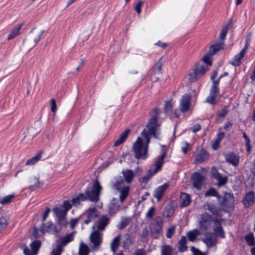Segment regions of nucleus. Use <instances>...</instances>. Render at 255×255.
Masks as SVG:
<instances>
[{"mask_svg": "<svg viewBox=\"0 0 255 255\" xmlns=\"http://www.w3.org/2000/svg\"><path fill=\"white\" fill-rule=\"evenodd\" d=\"M141 134L143 138L138 137L133 143L132 148L136 158L144 159L147 157L150 137L146 130H143Z\"/></svg>", "mask_w": 255, "mask_h": 255, "instance_id": "obj_1", "label": "nucleus"}, {"mask_svg": "<svg viewBox=\"0 0 255 255\" xmlns=\"http://www.w3.org/2000/svg\"><path fill=\"white\" fill-rule=\"evenodd\" d=\"M39 177L35 172L24 173L21 175V182L32 187L35 186L40 187L43 184V182L39 180Z\"/></svg>", "mask_w": 255, "mask_h": 255, "instance_id": "obj_2", "label": "nucleus"}, {"mask_svg": "<svg viewBox=\"0 0 255 255\" xmlns=\"http://www.w3.org/2000/svg\"><path fill=\"white\" fill-rule=\"evenodd\" d=\"M75 234L76 232L74 231L60 238L59 244L57 245L55 248L53 250L51 255H61L63 251V247L74 240Z\"/></svg>", "mask_w": 255, "mask_h": 255, "instance_id": "obj_3", "label": "nucleus"}, {"mask_svg": "<svg viewBox=\"0 0 255 255\" xmlns=\"http://www.w3.org/2000/svg\"><path fill=\"white\" fill-rule=\"evenodd\" d=\"M166 156V153L164 152L157 157L154 164V168L149 169L147 172V176L141 178L143 182L146 183L153 175L159 170L163 164V160Z\"/></svg>", "mask_w": 255, "mask_h": 255, "instance_id": "obj_4", "label": "nucleus"}, {"mask_svg": "<svg viewBox=\"0 0 255 255\" xmlns=\"http://www.w3.org/2000/svg\"><path fill=\"white\" fill-rule=\"evenodd\" d=\"M102 189V186L100 185L98 180H96L93 184L91 190H87L85 195L87 199L93 202H97L99 200V195Z\"/></svg>", "mask_w": 255, "mask_h": 255, "instance_id": "obj_5", "label": "nucleus"}, {"mask_svg": "<svg viewBox=\"0 0 255 255\" xmlns=\"http://www.w3.org/2000/svg\"><path fill=\"white\" fill-rule=\"evenodd\" d=\"M115 188L120 191V200L123 203L127 198L129 193V187L125 184V181L121 177L118 178L114 184Z\"/></svg>", "mask_w": 255, "mask_h": 255, "instance_id": "obj_6", "label": "nucleus"}, {"mask_svg": "<svg viewBox=\"0 0 255 255\" xmlns=\"http://www.w3.org/2000/svg\"><path fill=\"white\" fill-rule=\"evenodd\" d=\"M158 119L157 112L155 115L152 116L149 120L147 124L146 127V128L143 130H146L149 136L150 137L153 136L155 138H157V131L159 127L157 122Z\"/></svg>", "mask_w": 255, "mask_h": 255, "instance_id": "obj_7", "label": "nucleus"}, {"mask_svg": "<svg viewBox=\"0 0 255 255\" xmlns=\"http://www.w3.org/2000/svg\"><path fill=\"white\" fill-rule=\"evenodd\" d=\"M163 221L161 217H156L150 225V229L152 236L157 238L162 233Z\"/></svg>", "mask_w": 255, "mask_h": 255, "instance_id": "obj_8", "label": "nucleus"}, {"mask_svg": "<svg viewBox=\"0 0 255 255\" xmlns=\"http://www.w3.org/2000/svg\"><path fill=\"white\" fill-rule=\"evenodd\" d=\"M251 35H252V33L251 32L249 33L246 37V44H245V47L242 49V50L238 54L236 55L235 56L234 58L232 60L230 61V62L232 65L235 66H240L241 64V63H242L241 60L244 56V55L245 54V53H246V52L248 50V47H249V43L251 40Z\"/></svg>", "mask_w": 255, "mask_h": 255, "instance_id": "obj_9", "label": "nucleus"}, {"mask_svg": "<svg viewBox=\"0 0 255 255\" xmlns=\"http://www.w3.org/2000/svg\"><path fill=\"white\" fill-rule=\"evenodd\" d=\"M110 222V218L107 215H102L95 222L93 226V230L102 232L104 231Z\"/></svg>", "mask_w": 255, "mask_h": 255, "instance_id": "obj_10", "label": "nucleus"}, {"mask_svg": "<svg viewBox=\"0 0 255 255\" xmlns=\"http://www.w3.org/2000/svg\"><path fill=\"white\" fill-rule=\"evenodd\" d=\"M102 235L101 232L94 230L91 233L89 239L91 243L93 244L92 247L93 250H97L99 249L102 242Z\"/></svg>", "mask_w": 255, "mask_h": 255, "instance_id": "obj_11", "label": "nucleus"}, {"mask_svg": "<svg viewBox=\"0 0 255 255\" xmlns=\"http://www.w3.org/2000/svg\"><path fill=\"white\" fill-rule=\"evenodd\" d=\"M41 245L40 241L35 240L30 244L31 250L27 247H25L23 249V253L25 255H37Z\"/></svg>", "mask_w": 255, "mask_h": 255, "instance_id": "obj_12", "label": "nucleus"}, {"mask_svg": "<svg viewBox=\"0 0 255 255\" xmlns=\"http://www.w3.org/2000/svg\"><path fill=\"white\" fill-rule=\"evenodd\" d=\"M218 80H217V81H214V84L210 90V95L206 99L207 102L211 104H214L216 103V99L219 94V89L218 88Z\"/></svg>", "mask_w": 255, "mask_h": 255, "instance_id": "obj_13", "label": "nucleus"}, {"mask_svg": "<svg viewBox=\"0 0 255 255\" xmlns=\"http://www.w3.org/2000/svg\"><path fill=\"white\" fill-rule=\"evenodd\" d=\"M191 97L189 95H185L182 96L180 100L179 105V110L181 113H184L190 109Z\"/></svg>", "mask_w": 255, "mask_h": 255, "instance_id": "obj_14", "label": "nucleus"}, {"mask_svg": "<svg viewBox=\"0 0 255 255\" xmlns=\"http://www.w3.org/2000/svg\"><path fill=\"white\" fill-rule=\"evenodd\" d=\"M211 216L206 213L202 214L199 224L201 229L207 230L211 224Z\"/></svg>", "mask_w": 255, "mask_h": 255, "instance_id": "obj_15", "label": "nucleus"}, {"mask_svg": "<svg viewBox=\"0 0 255 255\" xmlns=\"http://www.w3.org/2000/svg\"><path fill=\"white\" fill-rule=\"evenodd\" d=\"M44 31L41 28L35 27L31 30L28 36L37 43Z\"/></svg>", "mask_w": 255, "mask_h": 255, "instance_id": "obj_16", "label": "nucleus"}, {"mask_svg": "<svg viewBox=\"0 0 255 255\" xmlns=\"http://www.w3.org/2000/svg\"><path fill=\"white\" fill-rule=\"evenodd\" d=\"M123 203H121V200L119 201L117 199H113L109 205V214L112 216L117 212L121 205Z\"/></svg>", "mask_w": 255, "mask_h": 255, "instance_id": "obj_17", "label": "nucleus"}, {"mask_svg": "<svg viewBox=\"0 0 255 255\" xmlns=\"http://www.w3.org/2000/svg\"><path fill=\"white\" fill-rule=\"evenodd\" d=\"M204 180V177L200 173L196 172L192 176V182L195 188L200 189L202 183Z\"/></svg>", "mask_w": 255, "mask_h": 255, "instance_id": "obj_18", "label": "nucleus"}, {"mask_svg": "<svg viewBox=\"0 0 255 255\" xmlns=\"http://www.w3.org/2000/svg\"><path fill=\"white\" fill-rule=\"evenodd\" d=\"M41 231L43 233L46 232L56 233L57 232L56 227L51 222L42 224L41 226Z\"/></svg>", "mask_w": 255, "mask_h": 255, "instance_id": "obj_19", "label": "nucleus"}, {"mask_svg": "<svg viewBox=\"0 0 255 255\" xmlns=\"http://www.w3.org/2000/svg\"><path fill=\"white\" fill-rule=\"evenodd\" d=\"M99 215L100 212L95 208L89 209L87 212L88 219L85 220V223L88 224L89 222L95 220V219Z\"/></svg>", "mask_w": 255, "mask_h": 255, "instance_id": "obj_20", "label": "nucleus"}, {"mask_svg": "<svg viewBox=\"0 0 255 255\" xmlns=\"http://www.w3.org/2000/svg\"><path fill=\"white\" fill-rule=\"evenodd\" d=\"M202 241L208 248H211L216 246L217 244L216 238L211 234H207L206 237L202 239Z\"/></svg>", "mask_w": 255, "mask_h": 255, "instance_id": "obj_21", "label": "nucleus"}, {"mask_svg": "<svg viewBox=\"0 0 255 255\" xmlns=\"http://www.w3.org/2000/svg\"><path fill=\"white\" fill-rule=\"evenodd\" d=\"M212 174L213 177L215 178L218 181V185L219 186H222L225 184L227 181V178L225 176H222L220 174H219L215 168H213L212 169Z\"/></svg>", "mask_w": 255, "mask_h": 255, "instance_id": "obj_22", "label": "nucleus"}, {"mask_svg": "<svg viewBox=\"0 0 255 255\" xmlns=\"http://www.w3.org/2000/svg\"><path fill=\"white\" fill-rule=\"evenodd\" d=\"M209 158L208 153L203 149L200 150L195 155V163H201L206 160Z\"/></svg>", "mask_w": 255, "mask_h": 255, "instance_id": "obj_23", "label": "nucleus"}, {"mask_svg": "<svg viewBox=\"0 0 255 255\" xmlns=\"http://www.w3.org/2000/svg\"><path fill=\"white\" fill-rule=\"evenodd\" d=\"M168 187V184L165 183L159 186L155 190L154 196L157 199L158 201L162 198L163 194Z\"/></svg>", "mask_w": 255, "mask_h": 255, "instance_id": "obj_24", "label": "nucleus"}, {"mask_svg": "<svg viewBox=\"0 0 255 255\" xmlns=\"http://www.w3.org/2000/svg\"><path fill=\"white\" fill-rule=\"evenodd\" d=\"M36 44V42L28 36L23 41V48L24 50L29 51L33 48Z\"/></svg>", "mask_w": 255, "mask_h": 255, "instance_id": "obj_25", "label": "nucleus"}, {"mask_svg": "<svg viewBox=\"0 0 255 255\" xmlns=\"http://www.w3.org/2000/svg\"><path fill=\"white\" fill-rule=\"evenodd\" d=\"M208 66H205L201 64H196L194 69L195 74L197 75L199 77L203 76L208 70Z\"/></svg>", "mask_w": 255, "mask_h": 255, "instance_id": "obj_26", "label": "nucleus"}, {"mask_svg": "<svg viewBox=\"0 0 255 255\" xmlns=\"http://www.w3.org/2000/svg\"><path fill=\"white\" fill-rule=\"evenodd\" d=\"M121 235L115 237L111 243L110 247L113 253H115L121 245Z\"/></svg>", "mask_w": 255, "mask_h": 255, "instance_id": "obj_27", "label": "nucleus"}, {"mask_svg": "<svg viewBox=\"0 0 255 255\" xmlns=\"http://www.w3.org/2000/svg\"><path fill=\"white\" fill-rule=\"evenodd\" d=\"M190 202L191 198L189 195L185 193H182L180 196V207H187L190 204Z\"/></svg>", "mask_w": 255, "mask_h": 255, "instance_id": "obj_28", "label": "nucleus"}, {"mask_svg": "<svg viewBox=\"0 0 255 255\" xmlns=\"http://www.w3.org/2000/svg\"><path fill=\"white\" fill-rule=\"evenodd\" d=\"M255 200V193L253 192L248 193L244 198V203L246 207H249Z\"/></svg>", "mask_w": 255, "mask_h": 255, "instance_id": "obj_29", "label": "nucleus"}, {"mask_svg": "<svg viewBox=\"0 0 255 255\" xmlns=\"http://www.w3.org/2000/svg\"><path fill=\"white\" fill-rule=\"evenodd\" d=\"M214 231L217 236L222 238H224V233L220 222L218 220L214 221Z\"/></svg>", "mask_w": 255, "mask_h": 255, "instance_id": "obj_30", "label": "nucleus"}, {"mask_svg": "<svg viewBox=\"0 0 255 255\" xmlns=\"http://www.w3.org/2000/svg\"><path fill=\"white\" fill-rule=\"evenodd\" d=\"M21 28V24H19L18 25L15 27L13 29H12L7 36V40H11L19 35Z\"/></svg>", "mask_w": 255, "mask_h": 255, "instance_id": "obj_31", "label": "nucleus"}, {"mask_svg": "<svg viewBox=\"0 0 255 255\" xmlns=\"http://www.w3.org/2000/svg\"><path fill=\"white\" fill-rule=\"evenodd\" d=\"M129 132V129L125 130L120 136L119 138L114 142V146H118L122 144L127 138Z\"/></svg>", "mask_w": 255, "mask_h": 255, "instance_id": "obj_32", "label": "nucleus"}, {"mask_svg": "<svg viewBox=\"0 0 255 255\" xmlns=\"http://www.w3.org/2000/svg\"><path fill=\"white\" fill-rule=\"evenodd\" d=\"M186 244V237L185 236H182L178 242V250L181 252H184L187 251L188 247Z\"/></svg>", "mask_w": 255, "mask_h": 255, "instance_id": "obj_33", "label": "nucleus"}, {"mask_svg": "<svg viewBox=\"0 0 255 255\" xmlns=\"http://www.w3.org/2000/svg\"><path fill=\"white\" fill-rule=\"evenodd\" d=\"M15 198V194L12 193L4 197L0 196V204L7 205L11 203Z\"/></svg>", "mask_w": 255, "mask_h": 255, "instance_id": "obj_34", "label": "nucleus"}, {"mask_svg": "<svg viewBox=\"0 0 255 255\" xmlns=\"http://www.w3.org/2000/svg\"><path fill=\"white\" fill-rule=\"evenodd\" d=\"M87 200V197L84 194H79L77 196L74 197L72 199V203L74 206L79 205L81 202Z\"/></svg>", "mask_w": 255, "mask_h": 255, "instance_id": "obj_35", "label": "nucleus"}, {"mask_svg": "<svg viewBox=\"0 0 255 255\" xmlns=\"http://www.w3.org/2000/svg\"><path fill=\"white\" fill-rule=\"evenodd\" d=\"M224 43L223 42L216 43L214 45H212L208 50V52H209L210 54H212L213 55L217 52L219 51L220 49H222L224 48Z\"/></svg>", "mask_w": 255, "mask_h": 255, "instance_id": "obj_36", "label": "nucleus"}, {"mask_svg": "<svg viewBox=\"0 0 255 255\" xmlns=\"http://www.w3.org/2000/svg\"><path fill=\"white\" fill-rule=\"evenodd\" d=\"M123 174L125 180L128 183H130L134 176L133 172L130 169L123 170Z\"/></svg>", "mask_w": 255, "mask_h": 255, "instance_id": "obj_37", "label": "nucleus"}, {"mask_svg": "<svg viewBox=\"0 0 255 255\" xmlns=\"http://www.w3.org/2000/svg\"><path fill=\"white\" fill-rule=\"evenodd\" d=\"M53 211L55 214L57 218L66 216L67 212L65 209H63V207H61L60 205L56 206L53 209Z\"/></svg>", "mask_w": 255, "mask_h": 255, "instance_id": "obj_38", "label": "nucleus"}, {"mask_svg": "<svg viewBox=\"0 0 255 255\" xmlns=\"http://www.w3.org/2000/svg\"><path fill=\"white\" fill-rule=\"evenodd\" d=\"M200 235V232L197 229H194L186 233V236L190 242H194L197 237Z\"/></svg>", "mask_w": 255, "mask_h": 255, "instance_id": "obj_39", "label": "nucleus"}, {"mask_svg": "<svg viewBox=\"0 0 255 255\" xmlns=\"http://www.w3.org/2000/svg\"><path fill=\"white\" fill-rule=\"evenodd\" d=\"M225 158L227 161L234 165H237L239 161L238 157L232 153L226 154Z\"/></svg>", "mask_w": 255, "mask_h": 255, "instance_id": "obj_40", "label": "nucleus"}, {"mask_svg": "<svg viewBox=\"0 0 255 255\" xmlns=\"http://www.w3.org/2000/svg\"><path fill=\"white\" fill-rule=\"evenodd\" d=\"M89 253V248L84 243L81 242L80 244L79 249L78 255H88Z\"/></svg>", "mask_w": 255, "mask_h": 255, "instance_id": "obj_41", "label": "nucleus"}, {"mask_svg": "<svg viewBox=\"0 0 255 255\" xmlns=\"http://www.w3.org/2000/svg\"><path fill=\"white\" fill-rule=\"evenodd\" d=\"M42 152L40 151L35 156L28 159L26 163L27 165H32L39 161L41 157Z\"/></svg>", "mask_w": 255, "mask_h": 255, "instance_id": "obj_42", "label": "nucleus"}, {"mask_svg": "<svg viewBox=\"0 0 255 255\" xmlns=\"http://www.w3.org/2000/svg\"><path fill=\"white\" fill-rule=\"evenodd\" d=\"M8 226V218L6 216H1L0 217V233Z\"/></svg>", "mask_w": 255, "mask_h": 255, "instance_id": "obj_43", "label": "nucleus"}, {"mask_svg": "<svg viewBox=\"0 0 255 255\" xmlns=\"http://www.w3.org/2000/svg\"><path fill=\"white\" fill-rule=\"evenodd\" d=\"M172 249L170 246L164 245L161 247V255H172Z\"/></svg>", "mask_w": 255, "mask_h": 255, "instance_id": "obj_44", "label": "nucleus"}, {"mask_svg": "<svg viewBox=\"0 0 255 255\" xmlns=\"http://www.w3.org/2000/svg\"><path fill=\"white\" fill-rule=\"evenodd\" d=\"M213 55L212 54H210L209 52H208L202 58L204 62L206 63L207 64L206 66H208V67L211 65V57Z\"/></svg>", "mask_w": 255, "mask_h": 255, "instance_id": "obj_45", "label": "nucleus"}, {"mask_svg": "<svg viewBox=\"0 0 255 255\" xmlns=\"http://www.w3.org/2000/svg\"><path fill=\"white\" fill-rule=\"evenodd\" d=\"M228 29H229V25H226L223 27L222 29L220 32V39H221V40L225 39V38L226 37V35L228 32Z\"/></svg>", "mask_w": 255, "mask_h": 255, "instance_id": "obj_46", "label": "nucleus"}, {"mask_svg": "<svg viewBox=\"0 0 255 255\" xmlns=\"http://www.w3.org/2000/svg\"><path fill=\"white\" fill-rule=\"evenodd\" d=\"M228 29H229V25H226L223 27L222 29L220 32V39H221V40L225 39V38L226 37V35L228 32Z\"/></svg>", "mask_w": 255, "mask_h": 255, "instance_id": "obj_47", "label": "nucleus"}, {"mask_svg": "<svg viewBox=\"0 0 255 255\" xmlns=\"http://www.w3.org/2000/svg\"><path fill=\"white\" fill-rule=\"evenodd\" d=\"M130 221L128 219H123L120 224L118 225V228L122 230L127 227Z\"/></svg>", "mask_w": 255, "mask_h": 255, "instance_id": "obj_48", "label": "nucleus"}, {"mask_svg": "<svg viewBox=\"0 0 255 255\" xmlns=\"http://www.w3.org/2000/svg\"><path fill=\"white\" fill-rule=\"evenodd\" d=\"M188 80L191 82H193L195 81L198 78V76L195 74V72L193 69V72H190L188 75Z\"/></svg>", "mask_w": 255, "mask_h": 255, "instance_id": "obj_49", "label": "nucleus"}, {"mask_svg": "<svg viewBox=\"0 0 255 255\" xmlns=\"http://www.w3.org/2000/svg\"><path fill=\"white\" fill-rule=\"evenodd\" d=\"M173 109V105L171 102L168 101L165 104V111L166 113L169 114L171 112Z\"/></svg>", "mask_w": 255, "mask_h": 255, "instance_id": "obj_50", "label": "nucleus"}, {"mask_svg": "<svg viewBox=\"0 0 255 255\" xmlns=\"http://www.w3.org/2000/svg\"><path fill=\"white\" fill-rule=\"evenodd\" d=\"M50 110L53 113H55L57 111V105L56 101L54 99H51L50 101Z\"/></svg>", "mask_w": 255, "mask_h": 255, "instance_id": "obj_51", "label": "nucleus"}, {"mask_svg": "<svg viewBox=\"0 0 255 255\" xmlns=\"http://www.w3.org/2000/svg\"><path fill=\"white\" fill-rule=\"evenodd\" d=\"M204 208L205 210L210 211V212L213 214H216L217 213V210L208 203H206L204 205Z\"/></svg>", "mask_w": 255, "mask_h": 255, "instance_id": "obj_52", "label": "nucleus"}, {"mask_svg": "<svg viewBox=\"0 0 255 255\" xmlns=\"http://www.w3.org/2000/svg\"><path fill=\"white\" fill-rule=\"evenodd\" d=\"M205 196H214L218 197V193L214 188H211L207 190L205 193Z\"/></svg>", "mask_w": 255, "mask_h": 255, "instance_id": "obj_53", "label": "nucleus"}, {"mask_svg": "<svg viewBox=\"0 0 255 255\" xmlns=\"http://www.w3.org/2000/svg\"><path fill=\"white\" fill-rule=\"evenodd\" d=\"M175 230V228L174 226H172L169 228H168L166 233V237L168 239L171 238L172 236L174 233Z\"/></svg>", "mask_w": 255, "mask_h": 255, "instance_id": "obj_54", "label": "nucleus"}, {"mask_svg": "<svg viewBox=\"0 0 255 255\" xmlns=\"http://www.w3.org/2000/svg\"><path fill=\"white\" fill-rule=\"evenodd\" d=\"M60 206L63 207V209H65V211L67 212L71 208L72 205L68 201H65L63 205H60Z\"/></svg>", "mask_w": 255, "mask_h": 255, "instance_id": "obj_55", "label": "nucleus"}, {"mask_svg": "<svg viewBox=\"0 0 255 255\" xmlns=\"http://www.w3.org/2000/svg\"><path fill=\"white\" fill-rule=\"evenodd\" d=\"M228 113V110L226 108H224L221 113L219 114L218 120L222 121Z\"/></svg>", "mask_w": 255, "mask_h": 255, "instance_id": "obj_56", "label": "nucleus"}, {"mask_svg": "<svg viewBox=\"0 0 255 255\" xmlns=\"http://www.w3.org/2000/svg\"><path fill=\"white\" fill-rule=\"evenodd\" d=\"M66 216L58 218V224L61 226H65L67 225V222L66 220Z\"/></svg>", "mask_w": 255, "mask_h": 255, "instance_id": "obj_57", "label": "nucleus"}, {"mask_svg": "<svg viewBox=\"0 0 255 255\" xmlns=\"http://www.w3.org/2000/svg\"><path fill=\"white\" fill-rule=\"evenodd\" d=\"M246 240L249 245L252 246L254 244V238L253 235H248L246 237Z\"/></svg>", "mask_w": 255, "mask_h": 255, "instance_id": "obj_58", "label": "nucleus"}, {"mask_svg": "<svg viewBox=\"0 0 255 255\" xmlns=\"http://www.w3.org/2000/svg\"><path fill=\"white\" fill-rule=\"evenodd\" d=\"M191 250L193 255H206L205 253L201 252L200 250L194 247H191Z\"/></svg>", "mask_w": 255, "mask_h": 255, "instance_id": "obj_59", "label": "nucleus"}, {"mask_svg": "<svg viewBox=\"0 0 255 255\" xmlns=\"http://www.w3.org/2000/svg\"><path fill=\"white\" fill-rule=\"evenodd\" d=\"M243 136L245 138V140H246V142L247 150L248 151V152L250 153L251 151V147L250 144V139L245 132L243 133Z\"/></svg>", "mask_w": 255, "mask_h": 255, "instance_id": "obj_60", "label": "nucleus"}, {"mask_svg": "<svg viewBox=\"0 0 255 255\" xmlns=\"http://www.w3.org/2000/svg\"><path fill=\"white\" fill-rule=\"evenodd\" d=\"M162 62L159 60L154 65V70L155 71L160 72L162 69Z\"/></svg>", "mask_w": 255, "mask_h": 255, "instance_id": "obj_61", "label": "nucleus"}, {"mask_svg": "<svg viewBox=\"0 0 255 255\" xmlns=\"http://www.w3.org/2000/svg\"><path fill=\"white\" fill-rule=\"evenodd\" d=\"M142 4V1H138L134 7L135 10L138 14L141 12V7Z\"/></svg>", "mask_w": 255, "mask_h": 255, "instance_id": "obj_62", "label": "nucleus"}, {"mask_svg": "<svg viewBox=\"0 0 255 255\" xmlns=\"http://www.w3.org/2000/svg\"><path fill=\"white\" fill-rule=\"evenodd\" d=\"M50 212V209L49 208L47 207L45 209V211L42 215V220L43 222H44L46 219Z\"/></svg>", "mask_w": 255, "mask_h": 255, "instance_id": "obj_63", "label": "nucleus"}, {"mask_svg": "<svg viewBox=\"0 0 255 255\" xmlns=\"http://www.w3.org/2000/svg\"><path fill=\"white\" fill-rule=\"evenodd\" d=\"M133 255H145V251L143 249L136 250Z\"/></svg>", "mask_w": 255, "mask_h": 255, "instance_id": "obj_64", "label": "nucleus"}]
</instances>
